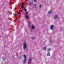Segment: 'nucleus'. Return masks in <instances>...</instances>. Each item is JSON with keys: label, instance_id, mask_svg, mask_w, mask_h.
Listing matches in <instances>:
<instances>
[{"label": "nucleus", "instance_id": "f257e3e1", "mask_svg": "<svg viewBox=\"0 0 64 64\" xmlns=\"http://www.w3.org/2000/svg\"><path fill=\"white\" fill-rule=\"evenodd\" d=\"M27 45V42H25L24 43L23 45V48L24 50H26V47Z\"/></svg>", "mask_w": 64, "mask_h": 64}, {"label": "nucleus", "instance_id": "f03ea898", "mask_svg": "<svg viewBox=\"0 0 64 64\" xmlns=\"http://www.w3.org/2000/svg\"><path fill=\"white\" fill-rule=\"evenodd\" d=\"M31 60H32V58L31 57H30L29 59H28V64H30V62L31 61Z\"/></svg>", "mask_w": 64, "mask_h": 64}, {"label": "nucleus", "instance_id": "7ed1b4c3", "mask_svg": "<svg viewBox=\"0 0 64 64\" xmlns=\"http://www.w3.org/2000/svg\"><path fill=\"white\" fill-rule=\"evenodd\" d=\"M50 29L52 30H53V27H54V26L53 25H52L50 26Z\"/></svg>", "mask_w": 64, "mask_h": 64}, {"label": "nucleus", "instance_id": "20e7f679", "mask_svg": "<svg viewBox=\"0 0 64 64\" xmlns=\"http://www.w3.org/2000/svg\"><path fill=\"white\" fill-rule=\"evenodd\" d=\"M58 18V16L56 15H55L54 16V18L55 19H57V18Z\"/></svg>", "mask_w": 64, "mask_h": 64}, {"label": "nucleus", "instance_id": "39448f33", "mask_svg": "<svg viewBox=\"0 0 64 64\" xmlns=\"http://www.w3.org/2000/svg\"><path fill=\"white\" fill-rule=\"evenodd\" d=\"M26 59H24L23 61V63H26Z\"/></svg>", "mask_w": 64, "mask_h": 64}, {"label": "nucleus", "instance_id": "423d86ee", "mask_svg": "<svg viewBox=\"0 0 64 64\" xmlns=\"http://www.w3.org/2000/svg\"><path fill=\"white\" fill-rule=\"evenodd\" d=\"M28 3L30 6H31L32 4L31 2H28Z\"/></svg>", "mask_w": 64, "mask_h": 64}, {"label": "nucleus", "instance_id": "0eeeda50", "mask_svg": "<svg viewBox=\"0 0 64 64\" xmlns=\"http://www.w3.org/2000/svg\"><path fill=\"white\" fill-rule=\"evenodd\" d=\"M24 59H26V55H24Z\"/></svg>", "mask_w": 64, "mask_h": 64}, {"label": "nucleus", "instance_id": "6e6552de", "mask_svg": "<svg viewBox=\"0 0 64 64\" xmlns=\"http://www.w3.org/2000/svg\"><path fill=\"white\" fill-rule=\"evenodd\" d=\"M25 16L26 17V18H27V19H28L29 18V16L27 15Z\"/></svg>", "mask_w": 64, "mask_h": 64}, {"label": "nucleus", "instance_id": "1a4fd4ad", "mask_svg": "<svg viewBox=\"0 0 64 64\" xmlns=\"http://www.w3.org/2000/svg\"><path fill=\"white\" fill-rule=\"evenodd\" d=\"M35 28V27H34V26H32L31 27V28L32 29H34Z\"/></svg>", "mask_w": 64, "mask_h": 64}, {"label": "nucleus", "instance_id": "9d476101", "mask_svg": "<svg viewBox=\"0 0 64 64\" xmlns=\"http://www.w3.org/2000/svg\"><path fill=\"white\" fill-rule=\"evenodd\" d=\"M50 51V48H48L47 50V51L48 52H49Z\"/></svg>", "mask_w": 64, "mask_h": 64}, {"label": "nucleus", "instance_id": "9b49d317", "mask_svg": "<svg viewBox=\"0 0 64 64\" xmlns=\"http://www.w3.org/2000/svg\"><path fill=\"white\" fill-rule=\"evenodd\" d=\"M47 56H50V53L48 52L47 54Z\"/></svg>", "mask_w": 64, "mask_h": 64}, {"label": "nucleus", "instance_id": "f8f14e48", "mask_svg": "<svg viewBox=\"0 0 64 64\" xmlns=\"http://www.w3.org/2000/svg\"><path fill=\"white\" fill-rule=\"evenodd\" d=\"M46 48L45 47H44L43 48V50H46Z\"/></svg>", "mask_w": 64, "mask_h": 64}, {"label": "nucleus", "instance_id": "ddd939ff", "mask_svg": "<svg viewBox=\"0 0 64 64\" xmlns=\"http://www.w3.org/2000/svg\"><path fill=\"white\" fill-rule=\"evenodd\" d=\"M51 13V11L50 10L48 12V13L49 14H50Z\"/></svg>", "mask_w": 64, "mask_h": 64}, {"label": "nucleus", "instance_id": "4468645a", "mask_svg": "<svg viewBox=\"0 0 64 64\" xmlns=\"http://www.w3.org/2000/svg\"><path fill=\"white\" fill-rule=\"evenodd\" d=\"M24 11H25L26 12H27V10H26V8H24Z\"/></svg>", "mask_w": 64, "mask_h": 64}, {"label": "nucleus", "instance_id": "2eb2a0df", "mask_svg": "<svg viewBox=\"0 0 64 64\" xmlns=\"http://www.w3.org/2000/svg\"><path fill=\"white\" fill-rule=\"evenodd\" d=\"M22 6H21V7L22 8H24V6L22 5Z\"/></svg>", "mask_w": 64, "mask_h": 64}, {"label": "nucleus", "instance_id": "dca6fc26", "mask_svg": "<svg viewBox=\"0 0 64 64\" xmlns=\"http://www.w3.org/2000/svg\"><path fill=\"white\" fill-rule=\"evenodd\" d=\"M36 4H34V8H36Z\"/></svg>", "mask_w": 64, "mask_h": 64}, {"label": "nucleus", "instance_id": "f3484780", "mask_svg": "<svg viewBox=\"0 0 64 64\" xmlns=\"http://www.w3.org/2000/svg\"><path fill=\"white\" fill-rule=\"evenodd\" d=\"M39 7L40 8H41V4L40 5Z\"/></svg>", "mask_w": 64, "mask_h": 64}, {"label": "nucleus", "instance_id": "a211bd4d", "mask_svg": "<svg viewBox=\"0 0 64 64\" xmlns=\"http://www.w3.org/2000/svg\"><path fill=\"white\" fill-rule=\"evenodd\" d=\"M34 2H36L37 1V0H34Z\"/></svg>", "mask_w": 64, "mask_h": 64}, {"label": "nucleus", "instance_id": "6ab92c4d", "mask_svg": "<svg viewBox=\"0 0 64 64\" xmlns=\"http://www.w3.org/2000/svg\"><path fill=\"white\" fill-rule=\"evenodd\" d=\"M2 60H5V58H2Z\"/></svg>", "mask_w": 64, "mask_h": 64}, {"label": "nucleus", "instance_id": "aec40b11", "mask_svg": "<svg viewBox=\"0 0 64 64\" xmlns=\"http://www.w3.org/2000/svg\"><path fill=\"white\" fill-rule=\"evenodd\" d=\"M18 14H21L20 12H18Z\"/></svg>", "mask_w": 64, "mask_h": 64}, {"label": "nucleus", "instance_id": "412c9836", "mask_svg": "<svg viewBox=\"0 0 64 64\" xmlns=\"http://www.w3.org/2000/svg\"><path fill=\"white\" fill-rule=\"evenodd\" d=\"M32 39H35V38H34V37H33L32 38Z\"/></svg>", "mask_w": 64, "mask_h": 64}, {"label": "nucleus", "instance_id": "4be33fe9", "mask_svg": "<svg viewBox=\"0 0 64 64\" xmlns=\"http://www.w3.org/2000/svg\"><path fill=\"white\" fill-rule=\"evenodd\" d=\"M26 15H28V12H26Z\"/></svg>", "mask_w": 64, "mask_h": 64}, {"label": "nucleus", "instance_id": "5701e85b", "mask_svg": "<svg viewBox=\"0 0 64 64\" xmlns=\"http://www.w3.org/2000/svg\"><path fill=\"white\" fill-rule=\"evenodd\" d=\"M30 22H28V24H30Z\"/></svg>", "mask_w": 64, "mask_h": 64}, {"label": "nucleus", "instance_id": "b1692460", "mask_svg": "<svg viewBox=\"0 0 64 64\" xmlns=\"http://www.w3.org/2000/svg\"><path fill=\"white\" fill-rule=\"evenodd\" d=\"M30 24H28V27H30Z\"/></svg>", "mask_w": 64, "mask_h": 64}, {"label": "nucleus", "instance_id": "393cba45", "mask_svg": "<svg viewBox=\"0 0 64 64\" xmlns=\"http://www.w3.org/2000/svg\"><path fill=\"white\" fill-rule=\"evenodd\" d=\"M22 5H24V3H22Z\"/></svg>", "mask_w": 64, "mask_h": 64}, {"label": "nucleus", "instance_id": "a878e982", "mask_svg": "<svg viewBox=\"0 0 64 64\" xmlns=\"http://www.w3.org/2000/svg\"><path fill=\"white\" fill-rule=\"evenodd\" d=\"M16 20H18V19L16 18Z\"/></svg>", "mask_w": 64, "mask_h": 64}, {"label": "nucleus", "instance_id": "bb28decb", "mask_svg": "<svg viewBox=\"0 0 64 64\" xmlns=\"http://www.w3.org/2000/svg\"><path fill=\"white\" fill-rule=\"evenodd\" d=\"M15 9L16 10H17V8H15Z\"/></svg>", "mask_w": 64, "mask_h": 64}, {"label": "nucleus", "instance_id": "cd10ccee", "mask_svg": "<svg viewBox=\"0 0 64 64\" xmlns=\"http://www.w3.org/2000/svg\"><path fill=\"white\" fill-rule=\"evenodd\" d=\"M25 0L26 1H27V0Z\"/></svg>", "mask_w": 64, "mask_h": 64}, {"label": "nucleus", "instance_id": "c85d7f7f", "mask_svg": "<svg viewBox=\"0 0 64 64\" xmlns=\"http://www.w3.org/2000/svg\"><path fill=\"white\" fill-rule=\"evenodd\" d=\"M20 11H21V12H22V10H20Z\"/></svg>", "mask_w": 64, "mask_h": 64}, {"label": "nucleus", "instance_id": "c756f323", "mask_svg": "<svg viewBox=\"0 0 64 64\" xmlns=\"http://www.w3.org/2000/svg\"><path fill=\"white\" fill-rule=\"evenodd\" d=\"M14 16H16V15H14Z\"/></svg>", "mask_w": 64, "mask_h": 64}, {"label": "nucleus", "instance_id": "7c9ffc66", "mask_svg": "<svg viewBox=\"0 0 64 64\" xmlns=\"http://www.w3.org/2000/svg\"><path fill=\"white\" fill-rule=\"evenodd\" d=\"M50 42H51L50 41Z\"/></svg>", "mask_w": 64, "mask_h": 64}, {"label": "nucleus", "instance_id": "2f4dec72", "mask_svg": "<svg viewBox=\"0 0 64 64\" xmlns=\"http://www.w3.org/2000/svg\"><path fill=\"white\" fill-rule=\"evenodd\" d=\"M16 15H17V14H16Z\"/></svg>", "mask_w": 64, "mask_h": 64}, {"label": "nucleus", "instance_id": "473e14b6", "mask_svg": "<svg viewBox=\"0 0 64 64\" xmlns=\"http://www.w3.org/2000/svg\"><path fill=\"white\" fill-rule=\"evenodd\" d=\"M19 7H20V6H19Z\"/></svg>", "mask_w": 64, "mask_h": 64}]
</instances>
